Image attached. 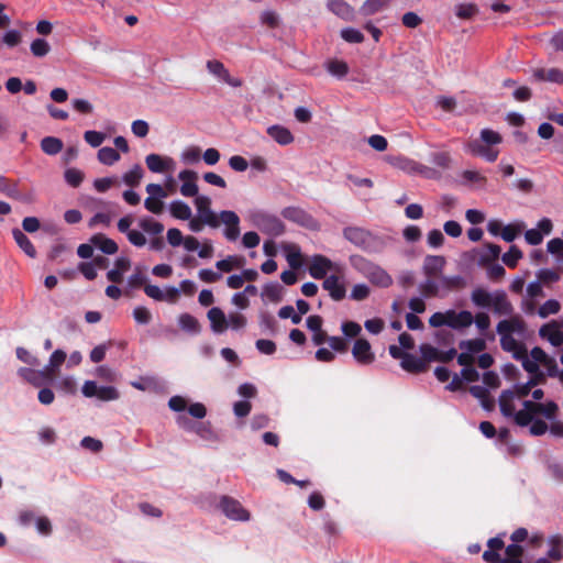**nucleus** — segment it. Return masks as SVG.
<instances>
[{"instance_id": "obj_1", "label": "nucleus", "mask_w": 563, "mask_h": 563, "mask_svg": "<svg viewBox=\"0 0 563 563\" xmlns=\"http://www.w3.org/2000/svg\"><path fill=\"white\" fill-rule=\"evenodd\" d=\"M319 279H323L322 288L333 300L340 301L345 298L344 267L341 263L319 255Z\"/></svg>"}, {"instance_id": "obj_2", "label": "nucleus", "mask_w": 563, "mask_h": 563, "mask_svg": "<svg viewBox=\"0 0 563 563\" xmlns=\"http://www.w3.org/2000/svg\"><path fill=\"white\" fill-rule=\"evenodd\" d=\"M343 236L356 247L369 254L382 253L390 242L387 235L375 234L361 227H346Z\"/></svg>"}, {"instance_id": "obj_3", "label": "nucleus", "mask_w": 563, "mask_h": 563, "mask_svg": "<svg viewBox=\"0 0 563 563\" xmlns=\"http://www.w3.org/2000/svg\"><path fill=\"white\" fill-rule=\"evenodd\" d=\"M350 264L375 287L389 288L394 283L391 275L385 268L362 255H351Z\"/></svg>"}, {"instance_id": "obj_4", "label": "nucleus", "mask_w": 563, "mask_h": 563, "mask_svg": "<svg viewBox=\"0 0 563 563\" xmlns=\"http://www.w3.org/2000/svg\"><path fill=\"white\" fill-rule=\"evenodd\" d=\"M253 220L258 230L268 235L279 236L285 231L284 223L279 218L275 216L267 213H256Z\"/></svg>"}, {"instance_id": "obj_5", "label": "nucleus", "mask_w": 563, "mask_h": 563, "mask_svg": "<svg viewBox=\"0 0 563 563\" xmlns=\"http://www.w3.org/2000/svg\"><path fill=\"white\" fill-rule=\"evenodd\" d=\"M220 508L232 520L247 521L250 519V512L243 508L239 500L232 497L223 496L220 501Z\"/></svg>"}, {"instance_id": "obj_6", "label": "nucleus", "mask_w": 563, "mask_h": 563, "mask_svg": "<svg viewBox=\"0 0 563 563\" xmlns=\"http://www.w3.org/2000/svg\"><path fill=\"white\" fill-rule=\"evenodd\" d=\"M195 205L198 211V217L202 218L207 222V225L211 228H218L220 225V214L217 216L211 210V199L207 196H197Z\"/></svg>"}, {"instance_id": "obj_7", "label": "nucleus", "mask_w": 563, "mask_h": 563, "mask_svg": "<svg viewBox=\"0 0 563 563\" xmlns=\"http://www.w3.org/2000/svg\"><path fill=\"white\" fill-rule=\"evenodd\" d=\"M206 67L210 74L218 77L223 82H225L232 87H235V88L242 86V80L239 78L232 77L222 62L217 60V59H211V60L207 62Z\"/></svg>"}, {"instance_id": "obj_8", "label": "nucleus", "mask_w": 563, "mask_h": 563, "mask_svg": "<svg viewBox=\"0 0 563 563\" xmlns=\"http://www.w3.org/2000/svg\"><path fill=\"white\" fill-rule=\"evenodd\" d=\"M224 225V236L229 241H235L240 235V218L234 211L224 210L220 212L219 219Z\"/></svg>"}, {"instance_id": "obj_9", "label": "nucleus", "mask_w": 563, "mask_h": 563, "mask_svg": "<svg viewBox=\"0 0 563 563\" xmlns=\"http://www.w3.org/2000/svg\"><path fill=\"white\" fill-rule=\"evenodd\" d=\"M352 354L355 361L363 365H368L375 360L369 342L362 338L355 340Z\"/></svg>"}, {"instance_id": "obj_10", "label": "nucleus", "mask_w": 563, "mask_h": 563, "mask_svg": "<svg viewBox=\"0 0 563 563\" xmlns=\"http://www.w3.org/2000/svg\"><path fill=\"white\" fill-rule=\"evenodd\" d=\"M539 335L549 341L553 346H561L563 344V331L556 321H551L543 324L539 329Z\"/></svg>"}, {"instance_id": "obj_11", "label": "nucleus", "mask_w": 563, "mask_h": 563, "mask_svg": "<svg viewBox=\"0 0 563 563\" xmlns=\"http://www.w3.org/2000/svg\"><path fill=\"white\" fill-rule=\"evenodd\" d=\"M178 178L183 181V185L180 186V194L185 197H197V173L190 169H184L178 174Z\"/></svg>"}, {"instance_id": "obj_12", "label": "nucleus", "mask_w": 563, "mask_h": 563, "mask_svg": "<svg viewBox=\"0 0 563 563\" xmlns=\"http://www.w3.org/2000/svg\"><path fill=\"white\" fill-rule=\"evenodd\" d=\"M448 327L454 330L468 328L473 323V314L467 310L456 312L455 310H446Z\"/></svg>"}, {"instance_id": "obj_13", "label": "nucleus", "mask_w": 563, "mask_h": 563, "mask_svg": "<svg viewBox=\"0 0 563 563\" xmlns=\"http://www.w3.org/2000/svg\"><path fill=\"white\" fill-rule=\"evenodd\" d=\"M467 150L473 154L483 157L487 162H495L499 155V150L484 145L482 142L474 140L467 144Z\"/></svg>"}, {"instance_id": "obj_14", "label": "nucleus", "mask_w": 563, "mask_h": 563, "mask_svg": "<svg viewBox=\"0 0 563 563\" xmlns=\"http://www.w3.org/2000/svg\"><path fill=\"white\" fill-rule=\"evenodd\" d=\"M145 163L147 168L152 173H164L166 170H169L174 165V161L172 157H163L154 153L148 154L145 157Z\"/></svg>"}, {"instance_id": "obj_15", "label": "nucleus", "mask_w": 563, "mask_h": 563, "mask_svg": "<svg viewBox=\"0 0 563 563\" xmlns=\"http://www.w3.org/2000/svg\"><path fill=\"white\" fill-rule=\"evenodd\" d=\"M327 5L332 13L344 21L351 22L355 20V11L347 2L343 0H330Z\"/></svg>"}, {"instance_id": "obj_16", "label": "nucleus", "mask_w": 563, "mask_h": 563, "mask_svg": "<svg viewBox=\"0 0 563 563\" xmlns=\"http://www.w3.org/2000/svg\"><path fill=\"white\" fill-rule=\"evenodd\" d=\"M533 78L538 81L563 85V70L560 68H538L533 71Z\"/></svg>"}, {"instance_id": "obj_17", "label": "nucleus", "mask_w": 563, "mask_h": 563, "mask_svg": "<svg viewBox=\"0 0 563 563\" xmlns=\"http://www.w3.org/2000/svg\"><path fill=\"white\" fill-rule=\"evenodd\" d=\"M207 317L210 321L211 330L214 333H222L227 330L228 320L225 318L224 312L220 308H218V307L211 308L208 311Z\"/></svg>"}, {"instance_id": "obj_18", "label": "nucleus", "mask_w": 563, "mask_h": 563, "mask_svg": "<svg viewBox=\"0 0 563 563\" xmlns=\"http://www.w3.org/2000/svg\"><path fill=\"white\" fill-rule=\"evenodd\" d=\"M66 360V353L62 350H56L49 357L48 365L45 366L46 379L53 380L59 367Z\"/></svg>"}, {"instance_id": "obj_19", "label": "nucleus", "mask_w": 563, "mask_h": 563, "mask_svg": "<svg viewBox=\"0 0 563 563\" xmlns=\"http://www.w3.org/2000/svg\"><path fill=\"white\" fill-rule=\"evenodd\" d=\"M90 242L104 254L111 255L118 252V244L102 233L92 235Z\"/></svg>"}, {"instance_id": "obj_20", "label": "nucleus", "mask_w": 563, "mask_h": 563, "mask_svg": "<svg viewBox=\"0 0 563 563\" xmlns=\"http://www.w3.org/2000/svg\"><path fill=\"white\" fill-rule=\"evenodd\" d=\"M19 376H21L24 380L32 384L35 387H40L45 382H48L46 379V373L44 369L42 371H35L29 367H21L18 371Z\"/></svg>"}, {"instance_id": "obj_21", "label": "nucleus", "mask_w": 563, "mask_h": 563, "mask_svg": "<svg viewBox=\"0 0 563 563\" xmlns=\"http://www.w3.org/2000/svg\"><path fill=\"white\" fill-rule=\"evenodd\" d=\"M267 134L280 145H288L294 142L291 132L287 128L278 124L269 126Z\"/></svg>"}, {"instance_id": "obj_22", "label": "nucleus", "mask_w": 563, "mask_h": 563, "mask_svg": "<svg viewBox=\"0 0 563 563\" xmlns=\"http://www.w3.org/2000/svg\"><path fill=\"white\" fill-rule=\"evenodd\" d=\"M549 550L547 555L554 561L563 559V537L560 533L552 534L547 540Z\"/></svg>"}, {"instance_id": "obj_23", "label": "nucleus", "mask_w": 563, "mask_h": 563, "mask_svg": "<svg viewBox=\"0 0 563 563\" xmlns=\"http://www.w3.org/2000/svg\"><path fill=\"white\" fill-rule=\"evenodd\" d=\"M400 365L405 371L416 374L422 373L427 369V364L424 363V361L410 353H407L404 356V360L400 362Z\"/></svg>"}, {"instance_id": "obj_24", "label": "nucleus", "mask_w": 563, "mask_h": 563, "mask_svg": "<svg viewBox=\"0 0 563 563\" xmlns=\"http://www.w3.org/2000/svg\"><path fill=\"white\" fill-rule=\"evenodd\" d=\"M324 68L331 76L338 79L344 78L350 69L349 65L344 60L338 58L327 60L324 63Z\"/></svg>"}, {"instance_id": "obj_25", "label": "nucleus", "mask_w": 563, "mask_h": 563, "mask_svg": "<svg viewBox=\"0 0 563 563\" xmlns=\"http://www.w3.org/2000/svg\"><path fill=\"white\" fill-rule=\"evenodd\" d=\"M178 324L180 329L189 334H198L201 331L200 322L196 317L190 313H181L178 317Z\"/></svg>"}, {"instance_id": "obj_26", "label": "nucleus", "mask_w": 563, "mask_h": 563, "mask_svg": "<svg viewBox=\"0 0 563 563\" xmlns=\"http://www.w3.org/2000/svg\"><path fill=\"white\" fill-rule=\"evenodd\" d=\"M444 264H445V260L443 256L428 255L424 258V263H423V269H424L426 275H428L429 277L437 275L439 272L442 271V268L444 267Z\"/></svg>"}, {"instance_id": "obj_27", "label": "nucleus", "mask_w": 563, "mask_h": 563, "mask_svg": "<svg viewBox=\"0 0 563 563\" xmlns=\"http://www.w3.org/2000/svg\"><path fill=\"white\" fill-rule=\"evenodd\" d=\"M492 306L494 307L495 312L499 314L509 316L512 312V306L504 291L494 292Z\"/></svg>"}, {"instance_id": "obj_28", "label": "nucleus", "mask_w": 563, "mask_h": 563, "mask_svg": "<svg viewBox=\"0 0 563 563\" xmlns=\"http://www.w3.org/2000/svg\"><path fill=\"white\" fill-rule=\"evenodd\" d=\"M12 235L16 244L24 251V253L30 257L36 256V250L30 239L20 230L13 229Z\"/></svg>"}, {"instance_id": "obj_29", "label": "nucleus", "mask_w": 563, "mask_h": 563, "mask_svg": "<svg viewBox=\"0 0 563 563\" xmlns=\"http://www.w3.org/2000/svg\"><path fill=\"white\" fill-rule=\"evenodd\" d=\"M169 210L172 216L175 219L179 220H189L191 218V209L190 207L181 201V200H175L169 205Z\"/></svg>"}, {"instance_id": "obj_30", "label": "nucleus", "mask_w": 563, "mask_h": 563, "mask_svg": "<svg viewBox=\"0 0 563 563\" xmlns=\"http://www.w3.org/2000/svg\"><path fill=\"white\" fill-rule=\"evenodd\" d=\"M471 299L474 305L486 308L492 306L494 294H490L483 288H476L472 291Z\"/></svg>"}, {"instance_id": "obj_31", "label": "nucleus", "mask_w": 563, "mask_h": 563, "mask_svg": "<svg viewBox=\"0 0 563 563\" xmlns=\"http://www.w3.org/2000/svg\"><path fill=\"white\" fill-rule=\"evenodd\" d=\"M41 148L47 155H56L63 150V142L58 137L46 136L41 141Z\"/></svg>"}, {"instance_id": "obj_32", "label": "nucleus", "mask_w": 563, "mask_h": 563, "mask_svg": "<svg viewBox=\"0 0 563 563\" xmlns=\"http://www.w3.org/2000/svg\"><path fill=\"white\" fill-rule=\"evenodd\" d=\"M283 286L278 283H268L264 286L262 297L267 298L269 301L279 302L283 297Z\"/></svg>"}, {"instance_id": "obj_33", "label": "nucleus", "mask_w": 563, "mask_h": 563, "mask_svg": "<svg viewBox=\"0 0 563 563\" xmlns=\"http://www.w3.org/2000/svg\"><path fill=\"white\" fill-rule=\"evenodd\" d=\"M514 393L509 389L504 390L499 396V407L500 411L506 417H511L515 411V407L512 405Z\"/></svg>"}, {"instance_id": "obj_34", "label": "nucleus", "mask_w": 563, "mask_h": 563, "mask_svg": "<svg viewBox=\"0 0 563 563\" xmlns=\"http://www.w3.org/2000/svg\"><path fill=\"white\" fill-rule=\"evenodd\" d=\"M387 5V0H366L360 8V13L364 16L373 15Z\"/></svg>"}, {"instance_id": "obj_35", "label": "nucleus", "mask_w": 563, "mask_h": 563, "mask_svg": "<svg viewBox=\"0 0 563 563\" xmlns=\"http://www.w3.org/2000/svg\"><path fill=\"white\" fill-rule=\"evenodd\" d=\"M144 172L142 167L136 164L129 172L123 175V181L130 187H136L140 185L143 178Z\"/></svg>"}, {"instance_id": "obj_36", "label": "nucleus", "mask_w": 563, "mask_h": 563, "mask_svg": "<svg viewBox=\"0 0 563 563\" xmlns=\"http://www.w3.org/2000/svg\"><path fill=\"white\" fill-rule=\"evenodd\" d=\"M244 258L239 256H228L224 260L218 261L216 266L219 271L229 273L234 267L240 268L244 265Z\"/></svg>"}, {"instance_id": "obj_37", "label": "nucleus", "mask_w": 563, "mask_h": 563, "mask_svg": "<svg viewBox=\"0 0 563 563\" xmlns=\"http://www.w3.org/2000/svg\"><path fill=\"white\" fill-rule=\"evenodd\" d=\"M0 191L10 198L22 200V196L20 194L16 183H11L10 180H8L5 177H3L1 175H0Z\"/></svg>"}, {"instance_id": "obj_38", "label": "nucleus", "mask_w": 563, "mask_h": 563, "mask_svg": "<svg viewBox=\"0 0 563 563\" xmlns=\"http://www.w3.org/2000/svg\"><path fill=\"white\" fill-rule=\"evenodd\" d=\"M98 159L100 163L111 166L120 159V154L112 147H102L98 151Z\"/></svg>"}, {"instance_id": "obj_39", "label": "nucleus", "mask_w": 563, "mask_h": 563, "mask_svg": "<svg viewBox=\"0 0 563 563\" xmlns=\"http://www.w3.org/2000/svg\"><path fill=\"white\" fill-rule=\"evenodd\" d=\"M389 163L393 166H395L408 174H415L416 161H413V159H410L405 156H395V157L389 158Z\"/></svg>"}, {"instance_id": "obj_40", "label": "nucleus", "mask_w": 563, "mask_h": 563, "mask_svg": "<svg viewBox=\"0 0 563 563\" xmlns=\"http://www.w3.org/2000/svg\"><path fill=\"white\" fill-rule=\"evenodd\" d=\"M479 142H482L484 145H488V146H495V145H498L501 143L503 141V137L501 135L494 131V130H490V129H483L481 131V135H479Z\"/></svg>"}, {"instance_id": "obj_41", "label": "nucleus", "mask_w": 563, "mask_h": 563, "mask_svg": "<svg viewBox=\"0 0 563 563\" xmlns=\"http://www.w3.org/2000/svg\"><path fill=\"white\" fill-rule=\"evenodd\" d=\"M340 35L342 40L351 44H360L364 42V34L354 27H344L341 30Z\"/></svg>"}, {"instance_id": "obj_42", "label": "nucleus", "mask_w": 563, "mask_h": 563, "mask_svg": "<svg viewBox=\"0 0 563 563\" xmlns=\"http://www.w3.org/2000/svg\"><path fill=\"white\" fill-rule=\"evenodd\" d=\"M478 13V9L473 3H460L455 5V14L462 20H468Z\"/></svg>"}, {"instance_id": "obj_43", "label": "nucleus", "mask_w": 563, "mask_h": 563, "mask_svg": "<svg viewBox=\"0 0 563 563\" xmlns=\"http://www.w3.org/2000/svg\"><path fill=\"white\" fill-rule=\"evenodd\" d=\"M31 53L35 57H44L49 51L51 46L48 42L44 38H35L30 46Z\"/></svg>"}, {"instance_id": "obj_44", "label": "nucleus", "mask_w": 563, "mask_h": 563, "mask_svg": "<svg viewBox=\"0 0 563 563\" xmlns=\"http://www.w3.org/2000/svg\"><path fill=\"white\" fill-rule=\"evenodd\" d=\"M522 257V252L516 246L511 245L508 252L503 255V262L510 268L517 266L518 261Z\"/></svg>"}, {"instance_id": "obj_45", "label": "nucleus", "mask_w": 563, "mask_h": 563, "mask_svg": "<svg viewBox=\"0 0 563 563\" xmlns=\"http://www.w3.org/2000/svg\"><path fill=\"white\" fill-rule=\"evenodd\" d=\"M371 288L364 283L356 284L352 287L350 298L355 301H362L368 298Z\"/></svg>"}, {"instance_id": "obj_46", "label": "nucleus", "mask_w": 563, "mask_h": 563, "mask_svg": "<svg viewBox=\"0 0 563 563\" xmlns=\"http://www.w3.org/2000/svg\"><path fill=\"white\" fill-rule=\"evenodd\" d=\"M140 227L146 233H150V234H153V235H161L162 232L164 231V225L161 222L155 221L153 219H143V220H141Z\"/></svg>"}, {"instance_id": "obj_47", "label": "nucleus", "mask_w": 563, "mask_h": 563, "mask_svg": "<svg viewBox=\"0 0 563 563\" xmlns=\"http://www.w3.org/2000/svg\"><path fill=\"white\" fill-rule=\"evenodd\" d=\"M419 351L421 353V360H423L426 364L427 362L439 361L440 351L431 344H421Z\"/></svg>"}, {"instance_id": "obj_48", "label": "nucleus", "mask_w": 563, "mask_h": 563, "mask_svg": "<svg viewBox=\"0 0 563 563\" xmlns=\"http://www.w3.org/2000/svg\"><path fill=\"white\" fill-rule=\"evenodd\" d=\"M560 302L555 299H549L540 306L538 313L541 318H547L550 314H555L560 311Z\"/></svg>"}, {"instance_id": "obj_49", "label": "nucleus", "mask_w": 563, "mask_h": 563, "mask_svg": "<svg viewBox=\"0 0 563 563\" xmlns=\"http://www.w3.org/2000/svg\"><path fill=\"white\" fill-rule=\"evenodd\" d=\"M460 349L470 353H478L485 349V342L482 339L462 341Z\"/></svg>"}, {"instance_id": "obj_50", "label": "nucleus", "mask_w": 563, "mask_h": 563, "mask_svg": "<svg viewBox=\"0 0 563 563\" xmlns=\"http://www.w3.org/2000/svg\"><path fill=\"white\" fill-rule=\"evenodd\" d=\"M64 176H65L66 183L74 188L79 187L84 180L82 172H80L79 169H76V168L66 169Z\"/></svg>"}, {"instance_id": "obj_51", "label": "nucleus", "mask_w": 563, "mask_h": 563, "mask_svg": "<svg viewBox=\"0 0 563 563\" xmlns=\"http://www.w3.org/2000/svg\"><path fill=\"white\" fill-rule=\"evenodd\" d=\"M22 42V33L18 30H9L2 36V43L9 48L18 46Z\"/></svg>"}, {"instance_id": "obj_52", "label": "nucleus", "mask_w": 563, "mask_h": 563, "mask_svg": "<svg viewBox=\"0 0 563 563\" xmlns=\"http://www.w3.org/2000/svg\"><path fill=\"white\" fill-rule=\"evenodd\" d=\"M163 199L161 197H147L144 201V207L154 214H161L164 210Z\"/></svg>"}, {"instance_id": "obj_53", "label": "nucleus", "mask_w": 563, "mask_h": 563, "mask_svg": "<svg viewBox=\"0 0 563 563\" xmlns=\"http://www.w3.org/2000/svg\"><path fill=\"white\" fill-rule=\"evenodd\" d=\"M544 379H540L539 376H531L526 384L517 385L516 393L519 397H526L529 395L532 387L542 383Z\"/></svg>"}, {"instance_id": "obj_54", "label": "nucleus", "mask_w": 563, "mask_h": 563, "mask_svg": "<svg viewBox=\"0 0 563 563\" xmlns=\"http://www.w3.org/2000/svg\"><path fill=\"white\" fill-rule=\"evenodd\" d=\"M84 139L90 146L98 147L103 143L106 134L102 132L89 130L84 133Z\"/></svg>"}, {"instance_id": "obj_55", "label": "nucleus", "mask_w": 563, "mask_h": 563, "mask_svg": "<svg viewBox=\"0 0 563 563\" xmlns=\"http://www.w3.org/2000/svg\"><path fill=\"white\" fill-rule=\"evenodd\" d=\"M133 318L140 324H148L152 320V314L146 307L137 306L133 310Z\"/></svg>"}, {"instance_id": "obj_56", "label": "nucleus", "mask_w": 563, "mask_h": 563, "mask_svg": "<svg viewBox=\"0 0 563 563\" xmlns=\"http://www.w3.org/2000/svg\"><path fill=\"white\" fill-rule=\"evenodd\" d=\"M430 161L441 168H449L451 156L448 152H434L430 155Z\"/></svg>"}, {"instance_id": "obj_57", "label": "nucleus", "mask_w": 563, "mask_h": 563, "mask_svg": "<svg viewBox=\"0 0 563 563\" xmlns=\"http://www.w3.org/2000/svg\"><path fill=\"white\" fill-rule=\"evenodd\" d=\"M97 398L103 401L115 400L119 398V391L113 386H101L98 389Z\"/></svg>"}, {"instance_id": "obj_58", "label": "nucleus", "mask_w": 563, "mask_h": 563, "mask_svg": "<svg viewBox=\"0 0 563 563\" xmlns=\"http://www.w3.org/2000/svg\"><path fill=\"white\" fill-rule=\"evenodd\" d=\"M559 407L554 401H549L547 404L539 402L537 413L543 415L548 419H553Z\"/></svg>"}, {"instance_id": "obj_59", "label": "nucleus", "mask_w": 563, "mask_h": 563, "mask_svg": "<svg viewBox=\"0 0 563 563\" xmlns=\"http://www.w3.org/2000/svg\"><path fill=\"white\" fill-rule=\"evenodd\" d=\"M522 367L526 372L531 374L532 376H539L540 379H544V374L540 371L539 364L536 361L527 357L521 362Z\"/></svg>"}, {"instance_id": "obj_60", "label": "nucleus", "mask_w": 563, "mask_h": 563, "mask_svg": "<svg viewBox=\"0 0 563 563\" xmlns=\"http://www.w3.org/2000/svg\"><path fill=\"white\" fill-rule=\"evenodd\" d=\"M402 24L408 29H415L422 23V19L415 12H406L401 18Z\"/></svg>"}, {"instance_id": "obj_61", "label": "nucleus", "mask_w": 563, "mask_h": 563, "mask_svg": "<svg viewBox=\"0 0 563 563\" xmlns=\"http://www.w3.org/2000/svg\"><path fill=\"white\" fill-rule=\"evenodd\" d=\"M132 132L137 137H145L148 134V123L144 120H135L131 125Z\"/></svg>"}, {"instance_id": "obj_62", "label": "nucleus", "mask_w": 563, "mask_h": 563, "mask_svg": "<svg viewBox=\"0 0 563 563\" xmlns=\"http://www.w3.org/2000/svg\"><path fill=\"white\" fill-rule=\"evenodd\" d=\"M201 151L197 146L188 147L183 153V159L184 162L188 164H195L200 161Z\"/></svg>"}, {"instance_id": "obj_63", "label": "nucleus", "mask_w": 563, "mask_h": 563, "mask_svg": "<svg viewBox=\"0 0 563 563\" xmlns=\"http://www.w3.org/2000/svg\"><path fill=\"white\" fill-rule=\"evenodd\" d=\"M255 345L261 353L266 355H272L276 352V344L271 340L260 339Z\"/></svg>"}, {"instance_id": "obj_64", "label": "nucleus", "mask_w": 563, "mask_h": 563, "mask_svg": "<svg viewBox=\"0 0 563 563\" xmlns=\"http://www.w3.org/2000/svg\"><path fill=\"white\" fill-rule=\"evenodd\" d=\"M443 242H444V235L440 230L433 229L428 233V244L431 247L438 249V247L442 246Z\"/></svg>"}]
</instances>
